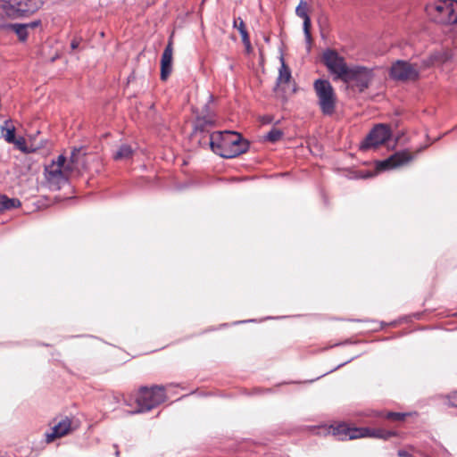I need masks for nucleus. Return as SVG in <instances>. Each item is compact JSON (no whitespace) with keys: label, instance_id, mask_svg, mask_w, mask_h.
<instances>
[{"label":"nucleus","instance_id":"1","mask_svg":"<svg viewBox=\"0 0 457 457\" xmlns=\"http://www.w3.org/2000/svg\"><path fill=\"white\" fill-rule=\"evenodd\" d=\"M88 170L86 153L83 147L74 148L71 151L70 161L60 154L56 161H53L45 167V185L51 190H58L68 182L71 171Z\"/></svg>","mask_w":457,"mask_h":457},{"label":"nucleus","instance_id":"2","mask_svg":"<svg viewBox=\"0 0 457 457\" xmlns=\"http://www.w3.org/2000/svg\"><path fill=\"white\" fill-rule=\"evenodd\" d=\"M210 146L223 158H234L247 151L248 143L243 141L239 133L225 130L211 134Z\"/></svg>","mask_w":457,"mask_h":457},{"label":"nucleus","instance_id":"3","mask_svg":"<svg viewBox=\"0 0 457 457\" xmlns=\"http://www.w3.org/2000/svg\"><path fill=\"white\" fill-rule=\"evenodd\" d=\"M427 14L436 22L457 23V0H436L425 7Z\"/></svg>","mask_w":457,"mask_h":457},{"label":"nucleus","instance_id":"4","mask_svg":"<svg viewBox=\"0 0 457 457\" xmlns=\"http://www.w3.org/2000/svg\"><path fill=\"white\" fill-rule=\"evenodd\" d=\"M166 399L163 386H154L150 388L142 386L137 394L136 402L137 409L130 411L131 414L145 412L163 403Z\"/></svg>","mask_w":457,"mask_h":457},{"label":"nucleus","instance_id":"5","mask_svg":"<svg viewBox=\"0 0 457 457\" xmlns=\"http://www.w3.org/2000/svg\"><path fill=\"white\" fill-rule=\"evenodd\" d=\"M313 88L321 112L331 116L336 111L337 104V96L331 83L328 79H318L313 83Z\"/></svg>","mask_w":457,"mask_h":457},{"label":"nucleus","instance_id":"6","mask_svg":"<svg viewBox=\"0 0 457 457\" xmlns=\"http://www.w3.org/2000/svg\"><path fill=\"white\" fill-rule=\"evenodd\" d=\"M374 78L373 69L361 65L348 68L342 81L351 87H356L359 92L367 89Z\"/></svg>","mask_w":457,"mask_h":457},{"label":"nucleus","instance_id":"7","mask_svg":"<svg viewBox=\"0 0 457 457\" xmlns=\"http://www.w3.org/2000/svg\"><path fill=\"white\" fill-rule=\"evenodd\" d=\"M322 59L328 71L333 75L334 79L342 80L349 68L345 58L335 50L327 49L323 52Z\"/></svg>","mask_w":457,"mask_h":457},{"label":"nucleus","instance_id":"8","mask_svg":"<svg viewBox=\"0 0 457 457\" xmlns=\"http://www.w3.org/2000/svg\"><path fill=\"white\" fill-rule=\"evenodd\" d=\"M391 129L386 124L376 125L361 145V149L376 148L386 143L391 137Z\"/></svg>","mask_w":457,"mask_h":457},{"label":"nucleus","instance_id":"9","mask_svg":"<svg viewBox=\"0 0 457 457\" xmlns=\"http://www.w3.org/2000/svg\"><path fill=\"white\" fill-rule=\"evenodd\" d=\"M420 75V71L416 65L406 61L398 60L393 63L390 69V76L393 79L406 81L416 80Z\"/></svg>","mask_w":457,"mask_h":457},{"label":"nucleus","instance_id":"10","mask_svg":"<svg viewBox=\"0 0 457 457\" xmlns=\"http://www.w3.org/2000/svg\"><path fill=\"white\" fill-rule=\"evenodd\" d=\"M413 159L414 156L408 150L398 151L386 160L378 162L376 167L378 170L397 169L407 165Z\"/></svg>","mask_w":457,"mask_h":457},{"label":"nucleus","instance_id":"11","mask_svg":"<svg viewBox=\"0 0 457 457\" xmlns=\"http://www.w3.org/2000/svg\"><path fill=\"white\" fill-rule=\"evenodd\" d=\"M27 12V4L26 3H11L9 1L1 0L0 1V17H9V18H19L24 16Z\"/></svg>","mask_w":457,"mask_h":457},{"label":"nucleus","instance_id":"12","mask_svg":"<svg viewBox=\"0 0 457 457\" xmlns=\"http://www.w3.org/2000/svg\"><path fill=\"white\" fill-rule=\"evenodd\" d=\"M295 13L298 17L302 18L303 21V29L304 33V37L307 45L310 46L312 44V35L310 32L311 27V18L308 14V5L304 0H301L299 4L295 9Z\"/></svg>","mask_w":457,"mask_h":457},{"label":"nucleus","instance_id":"13","mask_svg":"<svg viewBox=\"0 0 457 457\" xmlns=\"http://www.w3.org/2000/svg\"><path fill=\"white\" fill-rule=\"evenodd\" d=\"M172 42L168 43L162 54L161 59V79L166 80L172 72Z\"/></svg>","mask_w":457,"mask_h":457},{"label":"nucleus","instance_id":"14","mask_svg":"<svg viewBox=\"0 0 457 457\" xmlns=\"http://www.w3.org/2000/svg\"><path fill=\"white\" fill-rule=\"evenodd\" d=\"M360 428H352L345 423H341L332 428L333 436L339 440H353L360 438Z\"/></svg>","mask_w":457,"mask_h":457},{"label":"nucleus","instance_id":"15","mask_svg":"<svg viewBox=\"0 0 457 457\" xmlns=\"http://www.w3.org/2000/svg\"><path fill=\"white\" fill-rule=\"evenodd\" d=\"M36 132L37 136H30V154L35 153L42 156H46L51 152L52 145L46 138L38 136V130Z\"/></svg>","mask_w":457,"mask_h":457},{"label":"nucleus","instance_id":"16","mask_svg":"<svg viewBox=\"0 0 457 457\" xmlns=\"http://www.w3.org/2000/svg\"><path fill=\"white\" fill-rule=\"evenodd\" d=\"M71 428V421L70 419L65 418L55 424L50 433L46 435V440L47 443L54 441L55 438L62 437L67 435Z\"/></svg>","mask_w":457,"mask_h":457},{"label":"nucleus","instance_id":"17","mask_svg":"<svg viewBox=\"0 0 457 457\" xmlns=\"http://www.w3.org/2000/svg\"><path fill=\"white\" fill-rule=\"evenodd\" d=\"M360 438L362 437H375V438H382L388 439L391 436H395V433L392 431H386L380 428H360Z\"/></svg>","mask_w":457,"mask_h":457},{"label":"nucleus","instance_id":"18","mask_svg":"<svg viewBox=\"0 0 457 457\" xmlns=\"http://www.w3.org/2000/svg\"><path fill=\"white\" fill-rule=\"evenodd\" d=\"M233 27L237 29V30L239 31V33L241 35L243 44L245 46L247 50H250L251 43H250L249 35L245 29L244 21L240 17L237 19H235L233 21Z\"/></svg>","mask_w":457,"mask_h":457},{"label":"nucleus","instance_id":"19","mask_svg":"<svg viewBox=\"0 0 457 457\" xmlns=\"http://www.w3.org/2000/svg\"><path fill=\"white\" fill-rule=\"evenodd\" d=\"M281 65L278 70V77L277 78V87L281 84L288 83L291 79V71L285 63L283 56L280 57Z\"/></svg>","mask_w":457,"mask_h":457},{"label":"nucleus","instance_id":"20","mask_svg":"<svg viewBox=\"0 0 457 457\" xmlns=\"http://www.w3.org/2000/svg\"><path fill=\"white\" fill-rule=\"evenodd\" d=\"M14 126L9 120H5L4 123L1 126V134L2 137L8 142H14Z\"/></svg>","mask_w":457,"mask_h":457},{"label":"nucleus","instance_id":"21","mask_svg":"<svg viewBox=\"0 0 457 457\" xmlns=\"http://www.w3.org/2000/svg\"><path fill=\"white\" fill-rule=\"evenodd\" d=\"M133 155V149L129 145H121L117 152L114 154L113 158L115 160H128Z\"/></svg>","mask_w":457,"mask_h":457},{"label":"nucleus","instance_id":"22","mask_svg":"<svg viewBox=\"0 0 457 457\" xmlns=\"http://www.w3.org/2000/svg\"><path fill=\"white\" fill-rule=\"evenodd\" d=\"M20 205V201L17 199H10L5 195H0V211L9 210Z\"/></svg>","mask_w":457,"mask_h":457},{"label":"nucleus","instance_id":"23","mask_svg":"<svg viewBox=\"0 0 457 457\" xmlns=\"http://www.w3.org/2000/svg\"><path fill=\"white\" fill-rule=\"evenodd\" d=\"M11 28L14 30L21 41L26 40L28 36V26L26 24L15 23L11 25Z\"/></svg>","mask_w":457,"mask_h":457},{"label":"nucleus","instance_id":"24","mask_svg":"<svg viewBox=\"0 0 457 457\" xmlns=\"http://www.w3.org/2000/svg\"><path fill=\"white\" fill-rule=\"evenodd\" d=\"M50 204L51 201L46 196L43 195L32 203L33 211H39L41 209L46 208Z\"/></svg>","mask_w":457,"mask_h":457},{"label":"nucleus","instance_id":"25","mask_svg":"<svg viewBox=\"0 0 457 457\" xmlns=\"http://www.w3.org/2000/svg\"><path fill=\"white\" fill-rule=\"evenodd\" d=\"M283 137V132L276 128L270 129L265 136V138L270 142H277Z\"/></svg>","mask_w":457,"mask_h":457},{"label":"nucleus","instance_id":"26","mask_svg":"<svg viewBox=\"0 0 457 457\" xmlns=\"http://www.w3.org/2000/svg\"><path fill=\"white\" fill-rule=\"evenodd\" d=\"M12 144H14V145L16 146V148L20 149L21 151L26 153L27 152V146H26V141L24 138L22 137H20L18 139H14V142H12Z\"/></svg>","mask_w":457,"mask_h":457},{"label":"nucleus","instance_id":"27","mask_svg":"<svg viewBox=\"0 0 457 457\" xmlns=\"http://www.w3.org/2000/svg\"><path fill=\"white\" fill-rule=\"evenodd\" d=\"M406 414L401 412H388L386 418L395 420H403Z\"/></svg>","mask_w":457,"mask_h":457},{"label":"nucleus","instance_id":"28","mask_svg":"<svg viewBox=\"0 0 457 457\" xmlns=\"http://www.w3.org/2000/svg\"><path fill=\"white\" fill-rule=\"evenodd\" d=\"M398 456L399 457H411V454H410L408 452H406L404 450H399Z\"/></svg>","mask_w":457,"mask_h":457},{"label":"nucleus","instance_id":"29","mask_svg":"<svg viewBox=\"0 0 457 457\" xmlns=\"http://www.w3.org/2000/svg\"><path fill=\"white\" fill-rule=\"evenodd\" d=\"M40 24H41L40 20L30 21V29H35V28L40 26Z\"/></svg>","mask_w":457,"mask_h":457},{"label":"nucleus","instance_id":"30","mask_svg":"<svg viewBox=\"0 0 457 457\" xmlns=\"http://www.w3.org/2000/svg\"><path fill=\"white\" fill-rule=\"evenodd\" d=\"M71 46L72 49H76L79 46V43L75 40H73L71 44Z\"/></svg>","mask_w":457,"mask_h":457},{"label":"nucleus","instance_id":"31","mask_svg":"<svg viewBox=\"0 0 457 457\" xmlns=\"http://www.w3.org/2000/svg\"><path fill=\"white\" fill-rule=\"evenodd\" d=\"M271 120H271V118H270V117H269V116L264 117V118L262 119V122H263V123H270V122H271Z\"/></svg>","mask_w":457,"mask_h":457},{"label":"nucleus","instance_id":"32","mask_svg":"<svg viewBox=\"0 0 457 457\" xmlns=\"http://www.w3.org/2000/svg\"><path fill=\"white\" fill-rule=\"evenodd\" d=\"M453 401L451 402V404L453 405V406H457V395H455L453 397Z\"/></svg>","mask_w":457,"mask_h":457},{"label":"nucleus","instance_id":"33","mask_svg":"<svg viewBox=\"0 0 457 457\" xmlns=\"http://www.w3.org/2000/svg\"><path fill=\"white\" fill-rule=\"evenodd\" d=\"M361 177L365 179V178L371 177V174L370 173H366V174H362Z\"/></svg>","mask_w":457,"mask_h":457},{"label":"nucleus","instance_id":"34","mask_svg":"<svg viewBox=\"0 0 457 457\" xmlns=\"http://www.w3.org/2000/svg\"><path fill=\"white\" fill-rule=\"evenodd\" d=\"M350 361H351V360H349V361H345V362H344V363L339 364L336 369H337V368H340V367L344 366L345 363L349 362Z\"/></svg>","mask_w":457,"mask_h":457},{"label":"nucleus","instance_id":"35","mask_svg":"<svg viewBox=\"0 0 457 457\" xmlns=\"http://www.w3.org/2000/svg\"><path fill=\"white\" fill-rule=\"evenodd\" d=\"M115 455L116 457H120V452L118 450L115 452Z\"/></svg>","mask_w":457,"mask_h":457}]
</instances>
